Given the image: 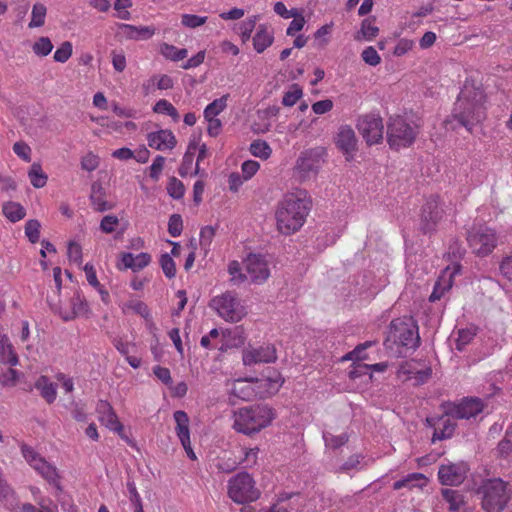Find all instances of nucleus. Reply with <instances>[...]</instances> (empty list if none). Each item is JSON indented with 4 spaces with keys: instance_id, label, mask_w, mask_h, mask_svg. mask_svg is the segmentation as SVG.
<instances>
[{
    "instance_id": "18",
    "label": "nucleus",
    "mask_w": 512,
    "mask_h": 512,
    "mask_svg": "<svg viewBox=\"0 0 512 512\" xmlns=\"http://www.w3.org/2000/svg\"><path fill=\"white\" fill-rule=\"evenodd\" d=\"M255 381H250L247 377L237 379L234 381L231 394L241 400L251 401L257 397L265 398L271 392L268 390L262 391L258 386H254Z\"/></svg>"
},
{
    "instance_id": "11",
    "label": "nucleus",
    "mask_w": 512,
    "mask_h": 512,
    "mask_svg": "<svg viewBox=\"0 0 512 512\" xmlns=\"http://www.w3.org/2000/svg\"><path fill=\"white\" fill-rule=\"evenodd\" d=\"M444 210L441 207L439 197L433 195L427 199L422 206L419 229L423 234H432L436 231L439 222L442 220Z\"/></svg>"
},
{
    "instance_id": "38",
    "label": "nucleus",
    "mask_w": 512,
    "mask_h": 512,
    "mask_svg": "<svg viewBox=\"0 0 512 512\" xmlns=\"http://www.w3.org/2000/svg\"><path fill=\"white\" fill-rule=\"evenodd\" d=\"M47 9L41 3L34 4L32 8L31 21L29 23V28L41 27L45 23Z\"/></svg>"
},
{
    "instance_id": "2",
    "label": "nucleus",
    "mask_w": 512,
    "mask_h": 512,
    "mask_svg": "<svg viewBox=\"0 0 512 512\" xmlns=\"http://www.w3.org/2000/svg\"><path fill=\"white\" fill-rule=\"evenodd\" d=\"M312 202L306 191L289 193L279 202L276 210L277 228L284 235L297 232L305 223Z\"/></svg>"
},
{
    "instance_id": "17",
    "label": "nucleus",
    "mask_w": 512,
    "mask_h": 512,
    "mask_svg": "<svg viewBox=\"0 0 512 512\" xmlns=\"http://www.w3.org/2000/svg\"><path fill=\"white\" fill-rule=\"evenodd\" d=\"M245 267L247 277L254 283L260 284L270 275L268 264L262 255L250 254L245 261Z\"/></svg>"
},
{
    "instance_id": "10",
    "label": "nucleus",
    "mask_w": 512,
    "mask_h": 512,
    "mask_svg": "<svg viewBox=\"0 0 512 512\" xmlns=\"http://www.w3.org/2000/svg\"><path fill=\"white\" fill-rule=\"evenodd\" d=\"M467 242L478 256H487L496 247V235L487 227L472 228L467 233Z\"/></svg>"
},
{
    "instance_id": "53",
    "label": "nucleus",
    "mask_w": 512,
    "mask_h": 512,
    "mask_svg": "<svg viewBox=\"0 0 512 512\" xmlns=\"http://www.w3.org/2000/svg\"><path fill=\"white\" fill-rule=\"evenodd\" d=\"M257 17L253 16L245 21H243L240 25V37L243 42H246L250 39L251 34L256 26Z\"/></svg>"
},
{
    "instance_id": "61",
    "label": "nucleus",
    "mask_w": 512,
    "mask_h": 512,
    "mask_svg": "<svg viewBox=\"0 0 512 512\" xmlns=\"http://www.w3.org/2000/svg\"><path fill=\"white\" fill-rule=\"evenodd\" d=\"M21 452L25 460L33 466L41 456L29 445L22 443Z\"/></svg>"
},
{
    "instance_id": "44",
    "label": "nucleus",
    "mask_w": 512,
    "mask_h": 512,
    "mask_svg": "<svg viewBox=\"0 0 512 512\" xmlns=\"http://www.w3.org/2000/svg\"><path fill=\"white\" fill-rule=\"evenodd\" d=\"M52 49L53 44L48 37H40L32 46L33 52L40 57L47 56Z\"/></svg>"
},
{
    "instance_id": "8",
    "label": "nucleus",
    "mask_w": 512,
    "mask_h": 512,
    "mask_svg": "<svg viewBox=\"0 0 512 512\" xmlns=\"http://www.w3.org/2000/svg\"><path fill=\"white\" fill-rule=\"evenodd\" d=\"M210 307L214 308L218 312L219 316L230 322H238L246 314L239 299L234 293L229 291L221 296L213 298L211 300Z\"/></svg>"
},
{
    "instance_id": "49",
    "label": "nucleus",
    "mask_w": 512,
    "mask_h": 512,
    "mask_svg": "<svg viewBox=\"0 0 512 512\" xmlns=\"http://www.w3.org/2000/svg\"><path fill=\"white\" fill-rule=\"evenodd\" d=\"M476 335L475 328H467L459 330L458 338L456 339L457 350L464 349V346L471 342Z\"/></svg>"
},
{
    "instance_id": "30",
    "label": "nucleus",
    "mask_w": 512,
    "mask_h": 512,
    "mask_svg": "<svg viewBox=\"0 0 512 512\" xmlns=\"http://www.w3.org/2000/svg\"><path fill=\"white\" fill-rule=\"evenodd\" d=\"M34 386L40 391V395L47 403L51 404L55 401L57 395L56 384L50 382L48 377L40 376Z\"/></svg>"
},
{
    "instance_id": "40",
    "label": "nucleus",
    "mask_w": 512,
    "mask_h": 512,
    "mask_svg": "<svg viewBox=\"0 0 512 512\" xmlns=\"http://www.w3.org/2000/svg\"><path fill=\"white\" fill-rule=\"evenodd\" d=\"M153 111L156 113L167 114L174 121L179 120V113L177 109L165 99H160L159 101H157L156 104L154 105Z\"/></svg>"
},
{
    "instance_id": "37",
    "label": "nucleus",
    "mask_w": 512,
    "mask_h": 512,
    "mask_svg": "<svg viewBox=\"0 0 512 512\" xmlns=\"http://www.w3.org/2000/svg\"><path fill=\"white\" fill-rule=\"evenodd\" d=\"M497 456L507 458L512 454V427H509L504 438L497 445Z\"/></svg>"
},
{
    "instance_id": "62",
    "label": "nucleus",
    "mask_w": 512,
    "mask_h": 512,
    "mask_svg": "<svg viewBox=\"0 0 512 512\" xmlns=\"http://www.w3.org/2000/svg\"><path fill=\"white\" fill-rule=\"evenodd\" d=\"M99 165V159L96 155L88 153L81 160V167L83 170L91 172L95 170Z\"/></svg>"
},
{
    "instance_id": "34",
    "label": "nucleus",
    "mask_w": 512,
    "mask_h": 512,
    "mask_svg": "<svg viewBox=\"0 0 512 512\" xmlns=\"http://www.w3.org/2000/svg\"><path fill=\"white\" fill-rule=\"evenodd\" d=\"M28 176L31 184L35 188H42L46 185L47 175L43 172L42 167L39 163H33L28 172Z\"/></svg>"
},
{
    "instance_id": "58",
    "label": "nucleus",
    "mask_w": 512,
    "mask_h": 512,
    "mask_svg": "<svg viewBox=\"0 0 512 512\" xmlns=\"http://www.w3.org/2000/svg\"><path fill=\"white\" fill-rule=\"evenodd\" d=\"M165 163V157L158 155L154 159L152 165L149 168V177L155 181L159 179V176L163 170Z\"/></svg>"
},
{
    "instance_id": "9",
    "label": "nucleus",
    "mask_w": 512,
    "mask_h": 512,
    "mask_svg": "<svg viewBox=\"0 0 512 512\" xmlns=\"http://www.w3.org/2000/svg\"><path fill=\"white\" fill-rule=\"evenodd\" d=\"M440 408L444 411V416L455 419H469L480 414L484 409V404L480 398L466 397L460 403L443 402Z\"/></svg>"
},
{
    "instance_id": "4",
    "label": "nucleus",
    "mask_w": 512,
    "mask_h": 512,
    "mask_svg": "<svg viewBox=\"0 0 512 512\" xmlns=\"http://www.w3.org/2000/svg\"><path fill=\"white\" fill-rule=\"evenodd\" d=\"M420 344L418 326L412 317L397 318L391 321L387 337L384 341L386 349H412Z\"/></svg>"
},
{
    "instance_id": "56",
    "label": "nucleus",
    "mask_w": 512,
    "mask_h": 512,
    "mask_svg": "<svg viewBox=\"0 0 512 512\" xmlns=\"http://www.w3.org/2000/svg\"><path fill=\"white\" fill-rule=\"evenodd\" d=\"M361 57L363 61L370 66H376L381 62L380 56L372 46L365 48L361 54Z\"/></svg>"
},
{
    "instance_id": "14",
    "label": "nucleus",
    "mask_w": 512,
    "mask_h": 512,
    "mask_svg": "<svg viewBox=\"0 0 512 512\" xmlns=\"http://www.w3.org/2000/svg\"><path fill=\"white\" fill-rule=\"evenodd\" d=\"M468 471L469 467L463 461L442 464L438 470V479L442 485L456 486L466 479Z\"/></svg>"
},
{
    "instance_id": "46",
    "label": "nucleus",
    "mask_w": 512,
    "mask_h": 512,
    "mask_svg": "<svg viewBox=\"0 0 512 512\" xmlns=\"http://www.w3.org/2000/svg\"><path fill=\"white\" fill-rule=\"evenodd\" d=\"M451 286V279H439L438 281H436L433 291L429 296V301L435 302L437 300H440L441 297L444 295L445 291H448L451 288Z\"/></svg>"
},
{
    "instance_id": "7",
    "label": "nucleus",
    "mask_w": 512,
    "mask_h": 512,
    "mask_svg": "<svg viewBox=\"0 0 512 512\" xmlns=\"http://www.w3.org/2000/svg\"><path fill=\"white\" fill-rule=\"evenodd\" d=\"M416 127L408 123L403 117H391L387 126V140L392 149L411 146L417 136Z\"/></svg>"
},
{
    "instance_id": "28",
    "label": "nucleus",
    "mask_w": 512,
    "mask_h": 512,
    "mask_svg": "<svg viewBox=\"0 0 512 512\" xmlns=\"http://www.w3.org/2000/svg\"><path fill=\"white\" fill-rule=\"evenodd\" d=\"M120 28L127 38L133 40H147L155 33V28L150 26L136 27L130 24H121Z\"/></svg>"
},
{
    "instance_id": "12",
    "label": "nucleus",
    "mask_w": 512,
    "mask_h": 512,
    "mask_svg": "<svg viewBox=\"0 0 512 512\" xmlns=\"http://www.w3.org/2000/svg\"><path fill=\"white\" fill-rule=\"evenodd\" d=\"M357 129L370 146L380 143L383 139L384 125L379 115L366 114L359 117Z\"/></svg>"
},
{
    "instance_id": "52",
    "label": "nucleus",
    "mask_w": 512,
    "mask_h": 512,
    "mask_svg": "<svg viewBox=\"0 0 512 512\" xmlns=\"http://www.w3.org/2000/svg\"><path fill=\"white\" fill-rule=\"evenodd\" d=\"M72 55V44L65 41L54 53V60L56 62L65 63Z\"/></svg>"
},
{
    "instance_id": "54",
    "label": "nucleus",
    "mask_w": 512,
    "mask_h": 512,
    "mask_svg": "<svg viewBox=\"0 0 512 512\" xmlns=\"http://www.w3.org/2000/svg\"><path fill=\"white\" fill-rule=\"evenodd\" d=\"M207 21L206 16H198L193 14H183L181 17V23L182 25L189 27V28H197L203 24H205Z\"/></svg>"
},
{
    "instance_id": "16",
    "label": "nucleus",
    "mask_w": 512,
    "mask_h": 512,
    "mask_svg": "<svg viewBox=\"0 0 512 512\" xmlns=\"http://www.w3.org/2000/svg\"><path fill=\"white\" fill-rule=\"evenodd\" d=\"M247 379L259 383L258 388H266L265 390L271 392L269 395L275 393L283 383L280 373L269 366L255 369V375L247 376Z\"/></svg>"
},
{
    "instance_id": "3",
    "label": "nucleus",
    "mask_w": 512,
    "mask_h": 512,
    "mask_svg": "<svg viewBox=\"0 0 512 512\" xmlns=\"http://www.w3.org/2000/svg\"><path fill=\"white\" fill-rule=\"evenodd\" d=\"M275 410L264 404L239 408L234 412L233 428L247 436H253L268 427L275 419Z\"/></svg>"
},
{
    "instance_id": "1",
    "label": "nucleus",
    "mask_w": 512,
    "mask_h": 512,
    "mask_svg": "<svg viewBox=\"0 0 512 512\" xmlns=\"http://www.w3.org/2000/svg\"><path fill=\"white\" fill-rule=\"evenodd\" d=\"M484 102L482 88L466 82L454 104L451 117L445 120L446 128L456 129L461 126L472 132L473 127L486 118Z\"/></svg>"
},
{
    "instance_id": "43",
    "label": "nucleus",
    "mask_w": 512,
    "mask_h": 512,
    "mask_svg": "<svg viewBox=\"0 0 512 512\" xmlns=\"http://www.w3.org/2000/svg\"><path fill=\"white\" fill-rule=\"evenodd\" d=\"M159 262L163 273L167 278L172 279L176 276V264L170 254H162Z\"/></svg>"
},
{
    "instance_id": "39",
    "label": "nucleus",
    "mask_w": 512,
    "mask_h": 512,
    "mask_svg": "<svg viewBox=\"0 0 512 512\" xmlns=\"http://www.w3.org/2000/svg\"><path fill=\"white\" fill-rule=\"evenodd\" d=\"M251 154L255 157H259L261 159H267L271 155V148L267 144V142L263 140H255L250 144L249 148Z\"/></svg>"
},
{
    "instance_id": "63",
    "label": "nucleus",
    "mask_w": 512,
    "mask_h": 512,
    "mask_svg": "<svg viewBox=\"0 0 512 512\" xmlns=\"http://www.w3.org/2000/svg\"><path fill=\"white\" fill-rule=\"evenodd\" d=\"M119 223V220L114 215H107L103 217L100 223V229L104 233H112L115 230V226Z\"/></svg>"
},
{
    "instance_id": "19",
    "label": "nucleus",
    "mask_w": 512,
    "mask_h": 512,
    "mask_svg": "<svg viewBox=\"0 0 512 512\" xmlns=\"http://www.w3.org/2000/svg\"><path fill=\"white\" fill-rule=\"evenodd\" d=\"M174 420L177 424L176 432L177 436L187 453V456L191 460H196V455L191 447L190 433H189V418L186 412L178 410L174 412Z\"/></svg>"
},
{
    "instance_id": "23",
    "label": "nucleus",
    "mask_w": 512,
    "mask_h": 512,
    "mask_svg": "<svg viewBox=\"0 0 512 512\" xmlns=\"http://www.w3.org/2000/svg\"><path fill=\"white\" fill-rule=\"evenodd\" d=\"M244 341L245 338L240 327H235L232 330H223L218 350L220 352H226L230 349L240 348L244 344Z\"/></svg>"
},
{
    "instance_id": "64",
    "label": "nucleus",
    "mask_w": 512,
    "mask_h": 512,
    "mask_svg": "<svg viewBox=\"0 0 512 512\" xmlns=\"http://www.w3.org/2000/svg\"><path fill=\"white\" fill-rule=\"evenodd\" d=\"M499 270L503 277L512 282V255L503 258L500 263Z\"/></svg>"
},
{
    "instance_id": "55",
    "label": "nucleus",
    "mask_w": 512,
    "mask_h": 512,
    "mask_svg": "<svg viewBox=\"0 0 512 512\" xmlns=\"http://www.w3.org/2000/svg\"><path fill=\"white\" fill-rule=\"evenodd\" d=\"M242 451L244 453V458L239 461V464H244L246 468H251L256 465L259 448H245L242 449Z\"/></svg>"
},
{
    "instance_id": "33",
    "label": "nucleus",
    "mask_w": 512,
    "mask_h": 512,
    "mask_svg": "<svg viewBox=\"0 0 512 512\" xmlns=\"http://www.w3.org/2000/svg\"><path fill=\"white\" fill-rule=\"evenodd\" d=\"M3 214L11 221L17 222L23 219L26 215L24 207L17 203L9 201L2 207Z\"/></svg>"
},
{
    "instance_id": "20",
    "label": "nucleus",
    "mask_w": 512,
    "mask_h": 512,
    "mask_svg": "<svg viewBox=\"0 0 512 512\" xmlns=\"http://www.w3.org/2000/svg\"><path fill=\"white\" fill-rule=\"evenodd\" d=\"M337 148L345 154L347 159L357 151L358 140L354 130L349 125H342L335 140Z\"/></svg>"
},
{
    "instance_id": "51",
    "label": "nucleus",
    "mask_w": 512,
    "mask_h": 512,
    "mask_svg": "<svg viewBox=\"0 0 512 512\" xmlns=\"http://www.w3.org/2000/svg\"><path fill=\"white\" fill-rule=\"evenodd\" d=\"M19 379L17 370L9 367L5 372L0 373V384L3 387H13Z\"/></svg>"
},
{
    "instance_id": "50",
    "label": "nucleus",
    "mask_w": 512,
    "mask_h": 512,
    "mask_svg": "<svg viewBox=\"0 0 512 512\" xmlns=\"http://www.w3.org/2000/svg\"><path fill=\"white\" fill-rule=\"evenodd\" d=\"M183 230V220L180 214H172L168 222V232L172 237H178Z\"/></svg>"
},
{
    "instance_id": "59",
    "label": "nucleus",
    "mask_w": 512,
    "mask_h": 512,
    "mask_svg": "<svg viewBox=\"0 0 512 512\" xmlns=\"http://www.w3.org/2000/svg\"><path fill=\"white\" fill-rule=\"evenodd\" d=\"M14 153L26 162L31 161V148L22 141L16 142L13 145Z\"/></svg>"
},
{
    "instance_id": "24",
    "label": "nucleus",
    "mask_w": 512,
    "mask_h": 512,
    "mask_svg": "<svg viewBox=\"0 0 512 512\" xmlns=\"http://www.w3.org/2000/svg\"><path fill=\"white\" fill-rule=\"evenodd\" d=\"M277 360L276 354H243L242 361L246 368H250L255 374V369H264L266 364L274 363Z\"/></svg>"
},
{
    "instance_id": "15",
    "label": "nucleus",
    "mask_w": 512,
    "mask_h": 512,
    "mask_svg": "<svg viewBox=\"0 0 512 512\" xmlns=\"http://www.w3.org/2000/svg\"><path fill=\"white\" fill-rule=\"evenodd\" d=\"M52 309L57 312L64 321H70L79 316L87 315L89 312V306L79 290L74 292L70 300V309L62 310L61 306L55 303H49Z\"/></svg>"
},
{
    "instance_id": "5",
    "label": "nucleus",
    "mask_w": 512,
    "mask_h": 512,
    "mask_svg": "<svg viewBox=\"0 0 512 512\" xmlns=\"http://www.w3.org/2000/svg\"><path fill=\"white\" fill-rule=\"evenodd\" d=\"M508 483L500 478L485 480L477 493L482 496V508L486 512H502L511 499L512 491Z\"/></svg>"
},
{
    "instance_id": "26",
    "label": "nucleus",
    "mask_w": 512,
    "mask_h": 512,
    "mask_svg": "<svg viewBox=\"0 0 512 512\" xmlns=\"http://www.w3.org/2000/svg\"><path fill=\"white\" fill-rule=\"evenodd\" d=\"M105 189L99 182H94L91 186L90 201L94 209L98 212H105L113 208V204L105 200Z\"/></svg>"
},
{
    "instance_id": "27",
    "label": "nucleus",
    "mask_w": 512,
    "mask_h": 512,
    "mask_svg": "<svg viewBox=\"0 0 512 512\" xmlns=\"http://www.w3.org/2000/svg\"><path fill=\"white\" fill-rule=\"evenodd\" d=\"M274 35L269 31L267 26L261 24L258 26L257 31L253 37V47L258 53L264 52L268 47L273 44Z\"/></svg>"
},
{
    "instance_id": "41",
    "label": "nucleus",
    "mask_w": 512,
    "mask_h": 512,
    "mask_svg": "<svg viewBox=\"0 0 512 512\" xmlns=\"http://www.w3.org/2000/svg\"><path fill=\"white\" fill-rule=\"evenodd\" d=\"M417 480H426V477L422 473L408 474L405 478L394 482L393 489L394 490H400L402 488L412 489L413 487L416 486V484H414V481H417Z\"/></svg>"
},
{
    "instance_id": "32",
    "label": "nucleus",
    "mask_w": 512,
    "mask_h": 512,
    "mask_svg": "<svg viewBox=\"0 0 512 512\" xmlns=\"http://www.w3.org/2000/svg\"><path fill=\"white\" fill-rule=\"evenodd\" d=\"M440 424H442L443 427L442 429H435L432 436L433 443L451 438L457 426L456 422L452 421L449 417H445Z\"/></svg>"
},
{
    "instance_id": "60",
    "label": "nucleus",
    "mask_w": 512,
    "mask_h": 512,
    "mask_svg": "<svg viewBox=\"0 0 512 512\" xmlns=\"http://www.w3.org/2000/svg\"><path fill=\"white\" fill-rule=\"evenodd\" d=\"M260 164L254 160H247L242 163L241 169L245 180L250 179L259 170Z\"/></svg>"
},
{
    "instance_id": "36",
    "label": "nucleus",
    "mask_w": 512,
    "mask_h": 512,
    "mask_svg": "<svg viewBox=\"0 0 512 512\" xmlns=\"http://www.w3.org/2000/svg\"><path fill=\"white\" fill-rule=\"evenodd\" d=\"M228 97L229 94L223 95L208 104L204 110V118H215L220 114L227 106Z\"/></svg>"
},
{
    "instance_id": "57",
    "label": "nucleus",
    "mask_w": 512,
    "mask_h": 512,
    "mask_svg": "<svg viewBox=\"0 0 512 512\" xmlns=\"http://www.w3.org/2000/svg\"><path fill=\"white\" fill-rule=\"evenodd\" d=\"M379 28L372 24L370 18L364 19L361 24V33L367 40H372L377 36Z\"/></svg>"
},
{
    "instance_id": "42",
    "label": "nucleus",
    "mask_w": 512,
    "mask_h": 512,
    "mask_svg": "<svg viewBox=\"0 0 512 512\" xmlns=\"http://www.w3.org/2000/svg\"><path fill=\"white\" fill-rule=\"evenodd\" d=\"M323 439L327 447L337 449L348 442L349 436L346 433H342L340 435H333L329 432H325L323 434Z\"/></svg>"
},
{
    "instance_id": "22",
    "label": "nucleus",
    "mask_w": 512,
    "mask_h": 512,
    "mask_svg": "<svg viewBox=\"0 0 512 512\" xmlns=\"http://www.w3.org/2000/svg\"><path fill=\"white\" fill-rule=\"evenodd\" d=\"M148 145L156 150L173 149L176 144V138L172 131L161 129L156 132H151L147 135Z\"/></svg>"
},
{
    "instance_id": "45",
    "label": "nucleus",
    "mask_w": 512,
    "mask_h": 512,
    "mask_svg": "<svg viewBox=\"0 0 512 512\" xmlns=\"http://www.w3.org/2000/svg\"><path fill=\"white\" fill-rule=\"evenodd\" d=\"M167 192L173 199H181L185 193L184 184L176 177H171L167 184Z\"/></svg>"
},
{
    "instance_id": "31",
    "label": "nucleus",
    "mask_w": 512,
    "mask_h": 512,
    "mask_svg": "<svg viewBox=\"0 0 512 512\" xmlns=\"http://www.w3.org/2000/svg\"><path fill=\"white\" fill-rule=\"evenodd\" d=\"M441 494L443 499L449 504L450 512H457L466 504L464 495L458 490L445 488L442 489Z\"/></svg>"
},
{
    "instance_id": "21",
    "label": "nucleus",
    "mask_w": 512,
    "mask_h": 512,
    "mask_svg": "<svg viewBox=\"0 0 512 512\" xmlns=\"http://www.w3.org/2000/svg\"><path fill=\"white\" fill-rule=\"evenodd\" d=\"M97 412L99 413V420L103 425L112 431L120 433L124 427L119 421L113 407L106 400H100L97 403Z\"/></svg>"
},
{
    "instance_id": "48",
    "label": "nucleus",
    "mask_w": 512,
    "mask_h": 512,
    "mask_svg": "<svg viewBox=\"0 0 512 512\" xmlns=\"http://www.w3.org/2000/svg\"><path fill=\"white\" fill-rule=\"evenodd\" d=\"M40 223L36 219H31L25 224V234L31 243H37L40 238Z\"/></svg>"
},
{
    "instance_id": "47",
    "label": "nucleus",
    "mask_w": 512,
    "mask_h": 512,
    "mask_svg": "<svg viewBox=\"0 0 512 512\" xmlns=\"http://www.w3.org/2000/svg\"><path fill=\"white\" fill-rule=\"evenodd\" d=\"M302 94L301 87L298 84H293L290 90L284 94L282 104L291 107L302 97Z\"/></svg>"
},
{
    "instance_id": "13",
    "label": "nucleus",
    "mask_w": 512,
    "mask_h": 512,
    "mask_svg": "<svg viewBox=\"0 0 512 512\" xmlns=\"http://www.w3.org/2000/svg\"><path fill=\"white\" fill-rule=\"evenodd\" d=\"M325 155L326 149L321 146L303 151L296 162V168L301 173V177L305 178L310 173H317Z\"/></svg>"
},
{
    "instance_id": "29",
    "label": "nucleus",
    "mask_w": 512,
    "mask_h": 512,
    "mask_svg": "<svg viewBox=\"0 0 512 512\" xmlns=\"http://www.w3.org/2000/svg\"><path fill=\"white\" fill-rule=\"evenodd\" d=\"M32 467L38 471L42 477H44L50 484L55 485L57 489L61 490V486L58 481L59 475L56 468L49 464L44 458L41 457Z\"/></svg>"
},
{
    "instance_id": "6",
    "label": "nucleus",
    "mask_w": 512,
    "mask_h": 512,
    "mask_svg": "<svg viewBox=\"0 0 512 512\" xmlns=\"http://www.w3.org/2000/svg\"><path fill=\"white\" fill-rule=\"evenodd\" d=\"M253 477L247 472H240L228 481V496L238 504L256 501L260 497Z\"/></svg>"
},
{
    "instance_id": "35",
    "label": "nucleus",
    "mask_w": 512,
    "mask_h": 512,
    "mask_svg": "<svg viewBox=\"0 0 512 512\" xmlns=\"http://www.w3.org/2000/svg\"><path fill=\"white\" fill-rule=\"evenodd\" d=\"M161 54L171 60V61H180L187 57L188 51L185 48L178 49L177 47L163 43L160 47Z\"/></svg>"
},
{
    "instance_id": "25",
    "label": "nucleus",
    "mask_w": 512,
    "mask_h": 512,
    "mask_svg": "<svg viewBox=\"0 0 512 512\" xmlns=\"http://www.w3.org/2000/svg\"><path fill=\"white\" fill-rule=\"evenodd\" d=\"M354 355H356L357 357L355 358L356 361L352 364L351 369L348 372L349 378L355 380L364 375H368L369 379H371L372 374L370 373L369 365L361 362L362 360L367 358L366 355L364 357H359L360 354H345L343 357H341L340 361L344 362L354 360Z\"/></svg>"
}]
</instances>
